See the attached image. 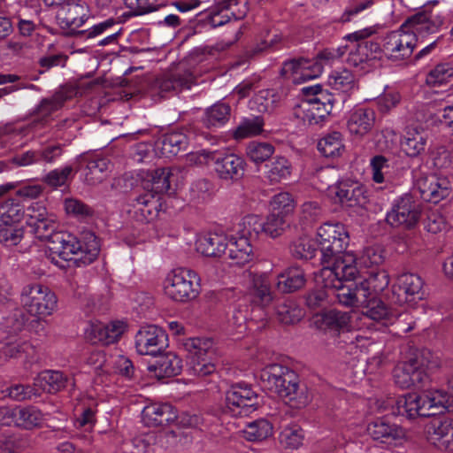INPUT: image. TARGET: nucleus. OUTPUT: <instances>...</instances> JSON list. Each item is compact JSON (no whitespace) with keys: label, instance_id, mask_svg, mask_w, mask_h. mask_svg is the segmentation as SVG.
<instances>
[{"label":"nucleus","instance_id":"obj_1","mask_svg":"<svg viewBox=\"0 0 453 453\" xmlns=\"http://www.w3.org/2000/svg\"><path fill=\"white\" fill-rule=\"evenodd\" d=\"M354 257L347 256L344 261L336 263L334 266H324L321 270L323 286L331 292V300L335 299L344 306H361L367 303L365 289L354 281L357 269L354 265Z\"/></svg>","mask_w":453,"mask_h":453},{"label":"nucleus","instance_id":"obj_2","mask_svg":"<svg viewBox=\"0 0 453 453\" xmlns=\"http://www.w3.org/2000/svg\"><path fill=\"white\" fill-rule=\"evenodd\" d=\"M99 243L92 233H86L78 240L67 233H57L48 244L49 258L58 266H63L61 261H73L77 265L92 263L99 254Z\"/></svg>","mask_w":453,"mask_h":453},{"label":"nucleus","instance_id":"obj_3","mask_svg":"<svg viewBox=\"0 0 453 453\" xmlns=\"http://www.w3.org/2000/svg\"><path fill=\"white\" fill-rule=\"evenodd\" d=\"M263 387L296 408L305 406L310 399L300 388L297 374L288 367L273 364L261 371Z\"/></svg>","mask_w":453,"mask_h":453},{"label":"nucleus","instance_id":"obj_4","mask_svg":"<svg viewBox=\"0 0 453 453\" xmlns=\"http://www.w3.org/2000/svg\"><path fill=\"white\" fill-rule=\"evenodd\" d=\"M453 398L443 389H428L421 394L409 393L395 401L397 414L409 419L431 417L449 411Z\"/></svg>","mask_w":453,"mask_h":453},{"label":"nucleus","instance_id":"obj_5","mask_svg":"<svg viewBox=\"0 0 453 453\" xmlns=\"http://www.w3.org/2000/svg\"><path fill=\"white\" fill-rule=\"evenodd\" d=\"M346 50V46L327 48L318 54L317 59L298 58L284 61L280 74L294 83H303L318 78L323 72V64H333L345 54Z\"/></svg>","mask_w":453,"mask_h":453},{"label":"nucleus","instance_id":"obj_6","mask_svg":"<svg viewBox=\"0 0 453 453\" xmlns=\"http://www.w3.org/2000/svg\"><path fill=\"white\" fill-rule=\"evenodd\" d=\"M317 241L321 252V262L326 266H334L336 263L344 261L347 256L354 257L347 252L349 244V234L347 227L342 223H325L317 231Z\"/></svg>","mask_w":453,"mask_h":453},{"label":"nucleus","instance_id":"obj_7","mask_svg":"<svg viewBox=\"0 0 453 453\" xmlns=\"http://www.w3.org/2000/svg\"><path fill=\"white\" fill-rule=\"evenodd\" d=\"M172 177L169 168L148 169L143 174V218L147 221L158 215L161 196L172 193Z\"/></svg>","mask_w":453,"mask_h":453},{"label":"nucleus","instance_id":"obj_8","mask_svg":"<svg viewBox=\"0 0 453 453\" xmlns=\"http://www.w3.org/2000/svg\"><path fill=\"white\" fill-rule=\"evenodd\" d=\"M439 362L428 349L418 350L408 361L401 362L393 370L395 383L401 388H410L421 384L426 369L437 367Z\"/></svg>","mask_w":453,"mask_h":453},{"label":"nucleus","instance_id":"obj_9","mask_svg":"<svg viewBox=\"0 0 453 453\" xmlns=\"http://www.w3.org/2000/svg\"><path fill=\"white\" fill-rule=\"evenodd\" d=\"M21 305L37 324L52 315L58 307V297L47 286L34 283L26 285L20 293Z\"/></svg>","mask_w":453,"mask_h":453},{"label":"nucleus","instance_id":"obj_10","mask_svg":"<svg viewBox=\"0 0 453 453\" xmlns=\"http://www.w3.org/2000/svg\"><path fill=\"white\" fill-rule=\"evenodd\" d=\"M25 317L16 310L0 323V364L10 357H16L31 348L27 341L17 334L25 325Z\"/></svg>","mask_w":453,"mask_h":453},{"label":"nucleus","instance_id":"obj_11","mask_svg":"<svg viewBox=\"0 0 453 453\" xmlns=\"http://www.w3.org/2000/svg\"><path fill=\"white\" fill-rule=\"evenodd\" d=\"M164 290L166 296L175 302L191 301L200 293V277L193 270L175 268L167 273Z\"/></svg>","mask_w":453,"mask_h":453},{"label":"nucleus","instance_id":"obj_12","mask_svg":"<svg viewBox=\"0 0 453 453\" xmlns=\"http://www.w3.org/2000/svg\"><path fill=\"white\" fill-rule=\"evenodd\" d=\"M182 345L188 353V371L189 374L204 377L215 372V353L212 348L213 342L211 339L188 338Z\"/></svg>","mask_w":453,"mask_h":453},{"label":"nucleus","instance_id":"obj_13","mask_svg":"<svg viewBox=\"0 0 453 453\" xmlns=\"http://www.w3.org/2000/svg\"><path fill=\"white\" fill-rule=\"evenodd\" d=\"M374 33L372 27L364 28L351 34L344 38L353 43L349 49L347 62L349 65L364 68V65L380 59L382 55L380 45L372 40H368Z\"/></svg>","mask_w":453,"mask_h":453},{"label":"nucleus","instance_id":"obj_14","mask_svg":"<svg viewBox=\"0 0 453 453\" xmlns=\"http://www.w3.org/2000/svg\"><path fill=\"white\" fill-rule=\"evenodd\" d=\"M146 83V94L152 98L156 96L164 97L165 93L179 92L188 89L196 83V77L190 71H174L164 73L155 78L146 77L143 84Z\"/></svg>","mask_w":453,"mask_h":453},{"label":"nucleus","instance_id":"obj_15","mask_svg":"<svg viewBox=\"0 0 453 453\" xmlns=\"http://www.w3.org/2000/svg\"><path fill=\"white\" fill-rule=\"evenodd\" d=\"M258 395L245 383L233 385L226 393L224 412L232 417H246L257 411Z\"/></svg>","mask_w":453,"mask_h":453},{"label":"nucleus","instance_id":"obj_16","mask_svg":"<svg viewBox=\"0 0 453 453\" xmlns=\"http://www.w3.org/2000/svg\"><path fill=\"white\" fill-rule=\"evenodd\" d=\"M179 418L177 410L169 403H151L143 406V426H159L174 422L188 426L199 424V418L196 415L189 416L188 420Z\"/></svg>","mask_w":453,"mask_h":453},{"label":"nucleus","instance_id":"obj_17","mask_svg":"<svg viewBox=\"0 0 453 453\" xmlns=\"http://www.w3.org/2000/svg\"><path fill=\"white\" fill-rule=\"evenodd\" d=\"M211 157V167L219 179L237 181L243 177L246 162L241 156L228 151L214 150Z\"/></svg>","mask_w":453,"mask_h":453},{"label":"nucleus","instance_id":"obj_18","mask_svg":"<svg viewBox=\"0 0 453 453\" xmlns=\"http://www.w3.org/2000/svg\"><path fill=\"white\" fill-rule=\"evenodd\" d=\"M415 35L411 34L406 27L388 33L383 42L382 53L391 59L403 60L410 58L416 47Z\"/></svg>","mask_w":453,"mask_h":453},{"label":"nucleus","instance_id":"obj_19","mask_svg":"<svg viewBox=\"0 0 453 453\" xmlns=\"http://www.w3.org/2000/svg\"><path fill=\"white\" fill-rule=\"evenodd\" d=\"M420 217L419 205L411 195H404L395 201L387 213V222L392 226L413 227Z\"/></svg>","mask_w":453,"mask_h":453},{"label":"nucleus","instance_id":"obj_20","mask_svg":"<svg viewBox=\"0 0 453 453\" xmlns=\"http://www.w3.org/2000/svg\"><path fill=\"white\" fill-rule=\"evenodd\" d=\"M443 25V19L433 12L422 11L409 17L403 23L411 34L415 35V42H423L429 35L438 33Z\"/></svg>","mask_w":453,"mask_h":453},{"label":"nucleus","instance_id":"obj_21","mask_svg":"<svg viewBox=\"0 0 453 453\" xmlns=\"http://www.w3.org/2000/svg\"><path fill=\"white\" fill-rule=\"evenodd\" d=\"M143 365L147 366L148 376L157 380L177 376L183 368L182 360L176 354L164 351L143 358Z\"/></svg>","mask_w":453,"mask_h":453},{"label":"nucleus","instance_id":"obj_22","mask_svg":"<svg viewBox=\"0 0 453 453\" xmlns=\"http://www.w3.org/2000/svg\"><path fill=\"white\" fill-rule=\"evenodd\" d=\"M416 188L422 200L433 203H438L447 198L453 189L449 178L436 174L419 178Z\"/></svg>","mask_w":453,"mask_h":453},{"label":"nucleus","instance_id":"obj_23","mask_svg":"<svg viewBox=\"0 0 453 453\" xmlns=\"http://www.w3.org/2000/svg\"><path fill=\"white\" fill-rule=\"evenodd\" d=\"M367 432L372 440L388 446H398L405 440V430L385 418H378L367 426Z\"/></svg>","mask_w":453,"mask_h":453},{"label":"nucleus","instance_id":"obj_24","mask_svg":"<svg viewBox=\"0 0 453 453\" xmlns=\"http://www.w3.org/2000/svg\"><path fill=\"white\" fill-rule=\"evenodd\" d=\"M60 5L57 19L61 27L74 31L88 19V7L84 3L67 0Z\"/></svg>","mask_w":453,"mask_h":453},{"label":"nucleus","instance_id":"obj_25","mask_svg":"<svg viewBox=\"0 0 453 453\" xmlns=\"http://www.w3.org/2000/svg\"><path fill=\"white\" fill-rule=\"evenodd\" d=\"M248 296L250 301L260 307L269 305L273 295L271 288L270 276L266 273H249Z\"/></svg>","mask_w":453,"mask_h":453},{"label":"nucleus","instance_id":"obj_26","mask_svg":"<svg viewBox=\"0 0 453 453\" xmlns=\"http://www.w3.org/2000/svg\"><path fill=\"white\" fill-rule=\"evenodd\" d=\"M427 439L441 450L453 451V420H434L427 426Z\"/></svg>","mask_w":453,"mask_h":453},{"label":"nucleus","instance_id":"obj_27","mask_svg":"<svg viewBox=\"0 0 453 453\" xmlns=\"http://www.w3.org/2000/svg\"><path fill=\"white\" fill-rule=\"evenodd\" d=\"M335 195L342 205L346 207L363 206L367 201L364 186L350 180L339 181Z\"/></svg>","mask_w":453,"mask_h":453},{"label":"nucleus","instance_id":"obj_28","mask_svg":"<svg viewBox=\"0 0 453 453\" xmlns=\"http://www.w3.org/2000/svg\"><path fill=\"white\" fill-rule=\"evenodd\" d=\"M85 166L81 170L84 181L88 185H96L104 181L110 173V161L96 155L84 156Z\"/></svg>","mask_w":453,"mask_h":453},{"label":"nucleus","instance_id":"obj_29","mask_svg":"<svg viewBox=\"0 0 453 453\" xmlns=\"http://www.w3.org/2000/svg\"><path fill=\"white\" fill-rule=\"evenodd\" d=\"M168 346L166 332L156 325H143V358L161 354Z\"/></svg>","mask_w":453,"mask_h":453},{"label":"nucleus","instance_id":"obj_30","mask_svg":"<svg viewBox=\"0 0 453 453\" xmlns=\"http://www.w3.org/2000/svg\"><path fill=\"white\" fill-rule=\"evenodd\" d=\"M375 116L374 111L371 108L358 107L353 109L347 119L349 132L358 137L367 134L374 126Z\"/></svg>","mask_w":453,"mask_h":453},{"label":"nucleus","instance_id":"obj_31","mask_svg":"<svg viewBox=\"0 0 453 453\" xmlns=\"http://www.w3.org/2000/svg\"><path fill=\"white\" fill-rule=\"evenodd\" d=\"M127 329V324L122 320H113L109 324L92 323L89 335L104 345L112 344L119 340Z\"/></svg>","mask_w":453,"mask_h":453},{"label":"nucleus","instance_id":"obj_32","mask_svg":"<svg viewBox=\"0 0 453 453\" xmlns=\"http://www.w3.org/2000/svg\"><path fill=\"white\" fill-rule=\"evenodd\" d=\"M226 257L231 259L234 265H246L254 257L252 242L236 234L227 237Z\"/></svg>","mask_w":453,"mask_h":453},{"label":"nucleus","instance_id":"obj_33","mask_svg":"<svg viewBox=\"0 0 453 453\" xmlns=\"http://www.w3.org/2000/svg\"><path fill=\"white\" fill-rule=\"evenodd\" d=\"M293 116L303 126L309 127H321L327 118L324 109L320 110L308 99L302 100L294 106Z\"/></svg>","mask_w":453,"mask_h":453},{"label":"nucleus","instance_id":"obj_34","mask_svg":"<svg viewBox=\"0 0 453 453\" xmlns=\"http://www.w3.org/2000/svg\"><path fill=\"white\" fill-rule=\"evenodd\" d=\"M226 250L227 236L223 234L210 233L196 242V250L206 257H226Z\"/></svg>","mask_w":453,"mask_h":453},{"label":"nucleus","instance_id":"obj_35","mask_svg":"<svg viewBox=\"0 0 453 453\" xmlns=\"http://www.w3.org/2000/svg\"><path fill=\"white\" fill-rule=\"evenodd\" d=\"M428 134L417 128L408 129L401 140L402 150L411 157H417L426 151Z\"/></svg>","mask_w":453,"mask_h":453},{"label":"nucleus","instance_id":"obj_36","mask_svg":"<svg viewBox=\"0 0 453 453\" xmlns=\"http://www.w3.org/2000/svg\"><path fill=\"white\" fill-rule=\"evenodd\" d=\"M67 377L62 372L47 370L40 372L35 379V388L39 392L56 393L63 389L67 383Z\"/></svg>","mask_w":453,"mask_h":453},{"label":"nucleus","instance_id":"obj_37","mask_svg":"<svg viewBox=\"0 0 453 453\" xmlns=\"http://www.w3.org/2000/svg\"><path fill=\"white\" fill-rule=\"evenodd\" d=\"M190 142L188 135L181 131H174L164 134L157 142L160 145L162 154L166 157L177 156L180 152L188 150Z\"/></svg>","mask_w":453,"mask_h":453},{"label":"nucleus","instance_id":"obj_38","mask_svg":"<svg viewBox=\"0 0 453 453\" xmlns=\"http://www.w3.org/2000/svg\"><path fill=\"white\" fill-rule=\"evenodd\" d=\"M230 115V105L225 102H218L206 109L201 122L208 129L219 128L227 123Z\"/></svg>","mask_w":453,"mask_h":453},{"label":"nucleus","instance_id":"obj_39","mask_svg":"<svg viewBox=\"0 0 453 453\" xmlns=\"http://www.w3.org/2000/svg\"><path fill=\"white\" fill-rule=\"evenodd\" d=\"M363 315L373 321L380 322L383 326L392 324L395 315L389 311L387 305L381 301L372 296L368 298L367 303L363 305Z\"/></svg>","mask_w":453,"mask_h":453},{"label":"nucleus","instance_id":"obj_40","mask_svg":"<svg viewBox=\"0 0 453 453\" xmlns=\"http://www.w3.org/2000/svg\"><path fill=\"white\" fill-rule=\"evenodd\" d=\"M361 288L366 291L365 298L376 296L381 293L389 284L388 274L383 270H372L368 275L358 281Z\"/></svg>","mask_w":453,"mask_h":453},{"label":"nucleus","instance_id":"obj_41","mask_svg":"<svg viewBox=\"0 0 453 453\" xmlns=\"http://www.w3.org/2000/svg\"><path fill=\"white\" fill-rule=\"evenodd\" d=\"M305 277L300 267H290L278 276L277 288L284 293L295 292L303 287Z\"/></svg>","mask_w":453,"mask_h":453},{"label":"nucleus","instance_id":"obj_42","mask_svg":"<svg viewBox=\"0 0 453 453\" xmlns=\"http://www.w3.org/2000/svg\"><path fill=\"white\" fill-rule=\"evenodd\" d=\"M303 93L305 96H311V98H308L313 104L319 106L320 110H325L328 116L331 112L334 104L337 102L336 95L329 92L328 90L323 89L320 85L307 86L302 88Z\"/></svg>","mask_w":453,"mask_h":453},{"label":"nucleus","instance_id":"obj_43","mask_svg":"<svg viewBox=\"0 0 453 453\" xmlns=\"http://www.w3.org/2000/svg\"><path fill=\"white\" fill-rule=\"evenodd\" d=\"M292 173V165L285 157H275L266 165L265 178L272 183H279L287 180Z\"/></svg>","mask_w":453,"mask_h":453},{"label":"nucleus","instance_id":"obj_44","mask_svg":"<svg viewBox=\"0 0 453 453\" xmlns=\"http://www.w3.org/2000/svg\"><path fill=\"white\" fill-rule=\"evenodd\" d=\"M273 424L265 419L259 418L246 425L243 434L250 441H261L273 435Z\"/></svg>","mask_w":453,"mask_h":453},{"label":"nucleus","instance_id":"obj_45","mask_svg":"<svg viewBox=\"0 0 453 453\" xmlns=\"http://www.w3.org/2000/svg\"><path fill=\"white\" fill-rule=\"evenodd\" d=\"M263 233V221L257 215H247L237 225L235 234L253 242Z\"/></svg>","mask_w":453,"mask_h":453},{"label":"nucleus","instance_id":"obj_46","mask_svg":"<svg viewBox=\"0 0 453 453\" xmlns=\"http://www.w3.org/2000/svg\"><path fill=\"white\" fill-rule=\"evenodd\" d=\"M264 126V119L261 116L244 118L234 129V137L236 140H241L258 135L263 132Z\"/></svg>","mask_w":453,"mask_h":453},{"label":"nucleus","instance_id":"obj_47","mask_svg":"<svg viewBox=\"0 0 453 453\" xmlns=\"http://www.w3.org/2000/svg\"><path fill=\"white\" fill-rule=\"evenodd\" d=\"M328 83L333 89L346 94L354 89L355 76L346 68L334 70L328 77Z\"/></svg>","mask_w":453,"mask_h":453},{"label":"nucleus","instance_id":"obj_48","mask_svg":"<svg viewBox=\"0 0 453 453\" xmlns=\"http://www.w3.org/2000/svg\"><path fill=\"white\" fill-rule=\"evenodd\" d=\"M277 100L278 95L273 90L263 89L250 100L249 107L260 113L270 112L275 108Z\"/></svg>","mask_w":453,"mask_h":453},{"label":"nucleus","instance_id":"obj_49","mask_svg":"<svg viewBox=\"0 0 453 453\" xmlns=\"http://www.w3.org/2000/svg\"><path fill=\"white\" fill-rule=\"evenodd\" d=\"M370 166L372 173V180L376 183L388 181L392 177V162L382 155H377L371 158Z\"/></svg>","mask_w":453,"mask_h":453},{"label":"nucleus","instance_id":"obj_50","mask_svg":"<svg viewBox=\"0 0 453 453\" xmlns=\"http://www.w3.org/2000/svg\"><path fill=\"white\" fill-rule=\"evenodd\" d=\"M423 280L415 273H403L398 277L399 289L406 295V301H411L409 297L418 296L421 298L420 294L423 288Z\"/></svg>","mask_w":453,"mask_h":453},{"label":"nucleus","instance_id":"obj_51","mask_svg":"<svg viewBox=\"0 0 453 453\" xmlns=\"http://www.w3.org/2000/svg\"><path fill=\"white\" fill-rule=\"evenodd\" d=\"M342 149V134L339 132H332L318 142V150L326 157L340 156Z\"/></svg>","mask_w":453,"mask_h":453},{"label":"nucleus","instance_id":"obj_52","mask_svg":"<svg viewBox=\"0 0 453 453\" xmlns=\"http://www.w3.org/2000/svg\"><path fill=\"white\" fill-rule=\"evenodd\" d=\"M42 419V412L35 407H16L15 426L31 429L38 426Z\"/></svg>","mask_w":453,"mask_h":453},{"label":"nucleus","instance_id":"obj_53","mask_svg":"<svg viewBox=\"0 0 453 453\" xmlns=\"http://www.w3.org/2000/svg\"><path fill=\"white\" fill-rule=\"evenodd\" d=\"M453 78V65L449 62L436 65L426 75V82L429 86L439 87L448 83Z\"/></svg>","mask_w":453,"mask_h":453},{"label":"nucleus","instance_id":"obj_54","mask_svg":"<svg viewBox=\"0 0 453 453\" xmlns=\"http://www.w3.org/2000/svg\"><path fill=\"white\" fill-rule=\"evenodd\" d=\"M289 251L294 257L307 260L315 257L317 248L311 239L303 235L290 243Z\"/></svg>","mask_w":453,"mask_h":453},{"label":"nucleus","instance_id":"obj_55","mask_svg":"<svg viewBox=\"0 0 453 453\" xmlns=\"http://www.w3.org/2000/svg\"><path fill=\"white\" fill-rule=\"evenodd\" d=\"M274 146L267 142L252 141L249 142L246 154L254 163L259 164L269 159L274 153Z\"/></svg>","mask_w":453,"mask_h":453},{"label":"nucleus","instance_id":"obj_56","mask_svg":"<svg viewBox=\"0 0 453 453\" xmlns=\"http://www.w3.org/2000/svg\"><path fill=\"white\" fill-rule=\"evenodd\" d=\"M25 218L24 207L13 199L6 200L0 206V221L5 224H18Z\"/></svg>","mask_w":453,"mask_h":453},{"label":"nucleus","instance_id":"obj_57","mask_svg":"<svg viewBox=\"0 0 453 453\" xmlns=\"http://www.w3.org/2000/svg\"><path fill=\"white\" fill-rule=\"evenodd\" d=\"M349 322L348 312L337 310H330L324 312L321 316V326L324 329L339 331L345 328Z\"/></svg>","mask_w":453,"mask_h":453},{"label":"nucleus","instance_id":"obj_58","mask_svg":"<svg viewBox=\"0 0 453 453\" xmlns=\"http://www.w3.org/2000/svg\"><path fill=\"white\" fill-rule=\"evenodd\" d=\"M356 262L354 265L357 267V265L364 267H373L378 266L383 263L385 257L382 249L379 246H371L364 249L362 254L358 258L356 257Z\"/></svg>","mask_w":453,"mask_h":453},{"label":"nucleus","instance_id":"obj_59","mask_svg":"<svg viewBox=\"0 0 453 453\" xmlns=\"http://www.w3.org/2000/svg\"><path fill=\"white\" fill-rule=\"evenodd\" d=\"M303 440V432L296 424L284 427L280 434V442L285 448L297 449L302 444Z\"/></svg>","mask_w":453,"mask_h":453},{"label":"nucleus","instance_id":"obj_60","mask_svg":"<svg viewBox=\"0 0 453 453\" xmlns=\"http://www.w3.org/2000/svg\"><path fill=\"white\" fill-rule=\"evenodd\" d=\"M287 226H288V223L284 215L271 212L266 220L263 221V233L272 238H276L284 232Z\"/></svg>","mask_w":453,"mask_h":453},{"label":"nucleus","instance_id":"obj_61","mask_svg":"<svg viewBox=\"0 0 453 453\" xmlns=\"http://www.w3.org/2000/svg\"><path fill=\"white\" fill-rule=\"evenodd\" d=\"M24 231L17 224L0 223V242L7 247L15 246L22 240Z\"/></svg>","mask_w":453,"mask_h":453},{"label":"nucleus","instance_id":"obj_62","mask_svg":"<svg viewBox=\"0 0 453 453\" xmlns=\"http://www.w3.org/2000/svg\"><path fill=\"white\" fill-rule=\"evenodd\" d=\"M57 227L58 224L56 221V217L55 215L51 214L48 218L44 219V220L35 226L31 229V232L36 238L40 240H47L48 244H50V242L52 241V235L58 233L56 231Z\"/></svg>","mask_w":453,"mask_h":453},{"label":"nucleus","instance_id":"obj_63","mask_svg":"<svg viewBox=\"0 0 453 453\" xmlns=\"http://www.w3.org/2000/svg\"><path fill=\"white\" fill-rule=\"evenodd\" d=\"M212 191V183L206 179H199L192 182L189 188L190 199L196 203L207 201Z\"/></svg>","mask_w":453,"mask_h":453},{"label":"nucleus","instance_id":"obj_64","mask_svg":"<svg viewBox=\"0 0 453 453\" xmlns=\"http://www.w3.org/2000/svg\"><path fill=\"white\" fill-rule=\"evenodd\" d=\"M272 212L284 215L290 214L295 209V201L289 193L282 192L275 195L271 202Z\"/></svg>","mask_w":453,"mask_h":453}]
</instances>
